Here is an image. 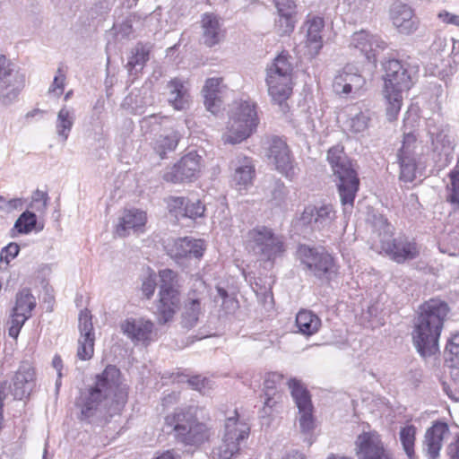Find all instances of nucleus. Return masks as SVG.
Instances as JSON below:
<instances>
[{
	"label": "nucleus",
	"mask_w": 459,
	"mask_h": 459,
	"mask_svg": "<svg viewBox=\"0 0 459 459\" xmlns=\"http://www.w3.org/2000/svg\"><path fill=\"white\" fill-rule=\"evenodd\" d=\"M127 399L125 385L120 384V371L115 366H108L96 376L92 386L81 393L76 402L80 410L79 419L88 423H100L106 420L109 409L116 410L124 405Z\"/></svg>",
	"instance_id": "f257e3e1"
},
{
	"label": "nucleus",
	"mask_w": 459,
	"mask_h": 459,
	"mask_svg": "<svg viewBox=\"0 0 459 459\" xmlns=\"http://www.w3.org/2000/svg\"><path fill=\"white\" fill-rule=\"evenodd\" d=\"M449 310L447 303L438 299H431L420 306L412 340L422 357L431 356L438 351L439 337Z\"/></svg>",
	"instance_id": "f03ea898"
},
{
	"label": "nucleus",
	"mask_w": 459,
	"mask_h": 459,
	"mask_svg": "<svg viewBox=\"0 0 459 459\" xmlns=\"http://www.w3.org/2000/svg\"><path fill=\"white\" fill-rule=\"evenodd\" d=\"M385 71L384 97L386 100L388 120L396 118L403 101V91H408L414 83L417 68L397 59H389L383 64Z\"/></svg>",
	"instance_id": "7ed1b4c3"
},
{
	"label": "nucleus",
	"mask_w": 459,
	"mask_h": 459,
	"mask_svg": "<svg viewBox=\"0 0 459 459\" xmlns=\"http://www.w3.org/2000/svg\"><path fill=\"white\" fill-rule=\"evenodd\" d=\"M167 432L185 446H200L210 437L207 426L199 421L195 408H177L165 417Z\"/></svg>",
	"instance_id": "20e7f679"
},
{
	"label": "nucleus",
	"mask_w": 459,
	"mask_h": 459,
	"mask_svg": "<svg viewBox=\"0 0 459 459\" xmlns=\"http://www.w3.org/2000/svg\"><path fill=\"white\" fill-rule=\"evenodd\" d=\"M327 160L337 182L338 192L344 211L352 208L359 187V178L352 161L342 145H335L327 152Z\"/></svg>",
	"instance_id": "39448f33"
},
{
	"label": "nucleus",
	"mask_w": 459,
	"mask_h": 459,
	"mask_svg": "<svg viewBox=\"0 0 459 459\" xmlns=\"http://www.w3.org/2000/svg\"><path fill=\"white\" fill-rule=\"evenodd\" d=\"M382 252L397 264L413 260L420 255L417 243L405 235L394 237V227L382 215L376 216L373 224Z\"/></svg>",
	"instance_id": "423d86ee"
},
{
	"label": "nucleus",
	"mask_w": 459,
	"mask_h": 459,
	"mask_svg": "<svg viewBox=\"0 0 459 459\" xmlns=\"http://www.w3.org/2000/svg\"><path fill=\"white\" fill-rule=\"evenodd\" d=\"M259 119L256 105L250 100L233 103L225 132L222 134L224 143L236 144L249 137L256 129Z\"/></svg>",
	"instance_id": "0eeeda50"
},
{
	"label": "nucleus",
	"mask_w": 459,
	"mask_h": 459,
	"mask_svg": "<svg viewBox=\"0 0 459 459\" xmlns=\"http://www.w3.org/2000/svg\"><path fill=\"white\" fill-rule=\"evenodd\" d=\"M160 290L156 314L160 324L171 321L180 304V284L178 273L170 269L159 272Z\"/></svg>",
	"instance_id": "6e6552de"
},
{
	"label": "nucleus",
	"mask_w": 459,
	"mask_h": 459,
	"mask_svg": "<svg viewBox=\"0 0 459 459\" xmlns=\"http://www.w3.org/2000/svg\"><path fill=\"white\" fill-rule=\"evenodd\" d=\"M249 426L238 418V412L225 420L224 434L221 443L212 451V459H233L238 455L242 444L247 439Z\"/></svg>",
	"instance_id": "1a4fd4ad"
},
{
	"label": "nucleus",
	"mask_w": 459,
	"mask_h": 459,
	"mask_svg": "<svg viewBox=\"0 0 459 459\" xmlns=\"http://www.w3.org/2000/svg\"><path fill=\"white\" fill-rule=\"evenodd\" d=\"M290 56L281 53L267 67L266 82L273 100L281 106L290 96L292 65Z\"/></svg>",
	"instance_id": "9d476101"
},
{
	"label": "nucleus",
	"mask_w": 459,
	"mask_h": 459,
	"mask_svg": "<svg viewBox=\"0 0 459 459\" xmlns=\"http://www.w3.org/2000/svg\"><path fill=\"white\" fill-rule=\"evenodd\" d=\"M297 255L307 273L321 281H330L337 275L334 258L324 248L299 245Z\"/></svg>",
	"instance_id": "9b49d317"
},
{
	"label": "nucleus",
	"mask_w": 459,
	"mask_h": 459,
	"mask_svg": "<svg viewBox=\"0 0 459 459\" xmlns=\"http://www.w3.org/2000/svg\"><path fill=\"white\" fill-rule=\"evenodd\" d=\"M247 248L264 261H274L286 251L283 237L264 226L248 232Z\"/></svg>",
	"instance_id": "f8f14e48"
},
{
	"label": "nucleus",
	"mask_w": 459,
	"mask_h": 459,
	"mask_svg": "<svg viewBox=\"0 0 459 459\" xmlns=\"http://www.w3.org/2000/svg\"><path fill=\"white\" fill-rule=\"evenodd\" d=\"M426 126L431 140L432 151L437 155L436 160L437 166L439 169H443L452 161L455 147L454 141L448 134V126L438 116L437 117L428 118Z\"/></svg>",
	"instance_id": "ddd939ff"
},
{
	"label": "nucleus",
	"mask_w": 459,
	"mask_h": 459,
	"mask_svg": "<svg viewBox=\"0 0 459 459\" xmlns=\"http://www.w3.org/2000/svg\"><path fill=\"white\" fill-rule=\"evenodd\" d=\"M207 295L208 287L204 281L198 276L194 277L181 313V325L184 328L191 329L198 324L204 314Z\"/></svg>",
	"instance_id": "4468645a"
},
{
	"label": "nucleus",
	"mask_w": 459,
	"mask_h": 459,
	"mask_svg": "<svg viewBox=\"0 0 459 459\" xmlns=\"http://www.w3.org/2000/svg\"><path fill=\"white\" fill-rule=\"evenodd\" d=\"M24 86V74L15 70L4 56H0V101L4 105H11Z\"/></svg>",
	"instance_id": "2eb2a0df"
},
{
	"label": "nucleus",
	"mask_w": 459,
	"mask_h": 459,
	"mask_svg": "<svg viewBox=\"0 0 459 459\" xmlns=\"http://www.w3.org/2000/svg\"><path fill=\"white\" fill-rule=\"evenodd\" d=\"M288 385L299 410V425L300 431L303 434L310 433L315 428V419L309 392L302 383L296 378H290L288 381Z\"/></svg>",
	"instance_id": "dca6fc26"
},
{
	"label": "nucleus",
	"mask_w": 459,
	"mask_h": 459,
	"mask_svg": "<svg viewBox=\"0 0 459 459\" xmlns=\"http://www.w3.org/2000/svg\"><path fill=\"white\" fill-rule=\"evenodd\" d=\"M201 160L202 157L195 152H188L174 166L168 169L163 175V179L174 184L196 179L201 170Z\"/></svg>",
	"instance_id": "f3484780"
},
{
	"label": "nucleus",
	"mask_w": 459,
	"mask_h": 459,
	"mask_svg": "<svg viewBox=\"0 0 459 459\" xmlns=\"http://www.w3.org/2000/svg\"><path fill=\"white\" fill-rule=\"evenodd\" d=\"M121 331L134 344L149 345L156 340L157 330L154 323L144 317L126 318L121 323Z\"/></svg>",
	"instance_id": "a211bd4d"
},
{
	"label": "nucleus",
	"mask_w": 459,
	"mask_h": 459,
	"mask_svg": "<svg viewBox=\"0 0 459 459\" xmlns=\"http://www.w3.org/2000/svg\"><path fill=\"white\" fill-rule=\"evenodd\" d=\"M355 451L358 459H394L376 431H364L357 437Z\"/></svg>",
	"instance_id": "6ab92c4d"
},
{
	"label": "nucleus",
	"mask_w": 459,
	"mask_h": 459,
	"mask_svg": "<svg viewBox=\"0 0 459 459\" xmlns=\"http://www.w3.org/2000/svg\"><path fill=\"white\" fill-rule=\"evenodd\" d=\"M268 159L282 176L292 179L296 175L293 159L287 143L280 137L273 136L268 146Z\"/></svg>",
	"instance_id": "aec40b11"
},
{
	"label": "nucleus",
	"mask_w": 459,
	"mask_h": 459,
	"mask_svg": "<svg viewBox=\"0 0 459 459\" xmlns=\"http://www.w3.org/2000/svg\"><path fill=\"white\" fill-rule=\"evenodd\" d=\"M416 136L411 133L404 134L402 147L397 157L400 164V179L405 183H411L416 178Z\"/></svg>",
	"instance_id": "412c9836"
},
{
	"label": "nucleus",
	"mask_w": 459,
	"mask_h": 459,
	"mask_svg": "<svg viewBox=\"0 0 459 459\" xmlns=\"http://www.w3.org/2000/svg\"><path fill=\"white\" fill-rule=\"evenodd\" d=\"M450 434L446 422L435 421L427 429L421 444V451L427 459H438L444 439Z\"/></svg>",
	"instance_id": "4be33fe9"
},
{
	"label": "nucleus",
	"mask_w": 459,
	"mask_h": 459,
	"mask_svg": "<svg viewBox=\"0 0 459 459\" xmlns=\"http://www.w3.org/2000/svg\"><path fill=\"white\" fill-rule=\"evenodd\" d=\"M335 219V212L331 204L320 207L307 206L300 215L299 222L310 227L311 230H322L328 228Z\"/></svg>",
	"instance_id": "5701e85b"
},
{
	"label": "nucleus",
	"mask_w": 459,
	"mask_h": 459,
	"mask_svg": "<svg viewBox=\"0 0 459 459\" xmlns=\"http://www.w3.org/2000/svg\"><path fill=\"white\" fill-rule=\"evenodd\" d=\"M365 82V79L355 67L346 65L335 75L333 82V90L337 95L347 97L361 90Z\"/></svg>",
	"instance_id": "b1692460"
},
{
	"label": "nucleus",
	"mask_w": 459,
	"mask_h": 459,
	"mask_svg": "<svg viewBox=\"0 0 459 459\" xmlns=\"http://www.w3.org/2000/svg\"><path fill=\"white\" fill-rule=\"evenodd\" d=\"M78 327L81 336L78 340L77 357L82 360H87L93 355L95 340L90 311L82 310L80 312Z\"/></svg>",
	"instance_id": "393cba45"
},
{
	"label": "nucleus",
	"mask_w": 459,
	"mask_h": 459,
	"mask_svg": "<svg viewBox=\"0 0 459 459\" xmlns=\"http://www.w3.org/2000/svg\"><path fill=\"white\" fill-rule=\"evenodd\" d=\"M350 46L359 49L368 61L375 62L376 56L386 48V43L377 35L362 30L353 33Z\"/></svg>",
	"instance_id": "a878e982"
},
{
	"label": "nucleus",
	"mask_w": 459,
	"mask_h": 459,
	"mask_svg": "<svg viewBox=\"0 0 459 459\" xmlns=\"http://www.w3.org/2000/svg\"><path fill=\"white\" fill-rule=\"evenodd\" d=\"M205 250V245L202 239H195L190 237L179 238L168 247V255L176 261L183 258H201Z\"/></svg>",
	"instance_id": "bb28decb"
},
{
	"label": "nucleus",
	"mask_w": 459,
	"mask_h": 459,
	"mask_svg": "<svg viewBox=\"0 0 459 459\" xmlns=\"http://www.w3.org/2000/svg\"><path fill=\"white\" fill-rule=\"evenodd\" d=\"M390 18L394 26L402 34L410 35L418 30L419 20L408 4L394 3L390 9Z\"/></svg>",
	"instance_id": "cd10ccee"
},
{
	"label": "nucleus",
	"mask_w": 459,
	"mask_h": 459,
	"mask_svg": "<svg viewBox=\"0 0 459 459\" xmlns=\"http://www.w3.org/2000/svg\"><path fill=\"white\" fill-rule=\"evenodd\" d=\"M325 27L323 18L318 16H313L308 18L304 25L303 29L306 30V40L305 55L309 57H315L318 55L319 51L323 48L322 30Z\"/></svg>",
	"instance_id": "c85d7f7f"
},
{
	"label": "nucleus",
	"mask_w": 459,
	"mask_h": 459,
	"mask_svg": "<svg viewBox=\"0 0 459 459\" xmlns=\"http://www.w3.org/2000/svg\"><path fill=\"white\" fill-rule=\"evenodd\" d=\"M234 169L233 182L236 187L241 191L252 185L255 177V166L251 158L237 156L231 161Z\"/></svg>",
	"instance_id": "c756f323"
},
{
	"label": "nucleus",
	"mask_w": 459,
	"mask_h": 459,
	"mask_svg": "<svg viewBox=\"0 0 459 459\" xmlns=\"http://www.w3.org/2000/svg\"><path fill=\"white\" fill-rule=\"evenodd\" d=\"M202 40L212 48L219 44L224 38V30L219 17L213 13H204L201 20Z\"/></svg>",
	"instance_id": "7c9ffc66"
},
{
	"label": "nucleus",
	"mask_w": 459,
	"mask_h": 459,
	"mask_svg": "<svg viewBox=\"0 0 459 459\" xmlns=\"http://www.w3.org/2000/svg\"><path fill=\"white\" fill-rule=\"evenodd\" d=\"M35 372L29 363H22L13 377V392L15 399L29 395L34 386Z\"/></svg>",
	"instance_id": "2f4dec72"
},
{
	"label": "nucleus",
	"mask_w": 459,
	"mask_h": 459,
	"mask_svg": "<svg viewBox=\"0 0 459 459\" xmlns=\"http://www.w3.org/2000/svg\"><path fill=\"white\" fill-rule=\"evenodd\" d=\"M146 213L138 209L126 210L119 218L116 227V233L119 237H126L131 231H139L146 223Z\"/></svg>",
	"instance_id": "473e14b6"
},
{
	"label": "nucleus",
	"mask_w": 459,
	"mask_h": 459,
	"mask_svg": "<svg viewBox=\"0 0 459 459\" xmlns=\"http://www.w3.org/2000/svg\"><path fill=\"white\" fill-rule=\"evenodd\" d=\"M164 94L168 102L177 110H183L188 105L189 93L182 79L176 77L168 82Z\"/></svg>",
	"instance_id": "72a5a7b5"
},
{
	"label": "nucleus",
	"mask_w": 459,
	"mask_h": 459,
	"mask_svg": "<svg viewBox=\"0 0 459 459\" xmlns=\"http://www.w3.org/2000/svg\"><path fill=\"white\" fill-rule=\"evenodd\" d=\"M169 205L171 208L178 210V214L194 220L204 216L205 211L204 205L199 199L173 197Z\"/></svg>",
	"instance_id": "f704fd0d"
},
{
	"label": "nucleus",
	"mask_w": 459,
	"mask_h": 459,
	"mask_svg": "<svg viewBox=\"0 0 459 459\" xmlns=\"http://www.w3.org/2000/svg\"><path fill=\"white\" fill-rule=\"evenodd\" d=\"M345 120L343 121V127L345 130L359 134L364 132L369 122V116L368 112L359 110L355 106H351L344 111Z\"/></svg>",
	"instance_id": "c9c22d12"
},
{
	"label": "nucleus",
	"mask_w": 459,
	"mask_h": 459,
	"mask_svg": "<svg viewBox=\"0 0 459 459\" xmlns=\"http://www.w3.org/2000/svg\"><path fill=\"white\" fill-rule=\"evenodd\" d=\"M36 298L28 288L20 290L15 297V305L12 314L28 320L36 307Z\"/></svg>",
	"instance_id": "e433bc0d"
},
{
	"label": "nucleus",
	"mask_w": 459,
	"mask_h": 459,
	"mask_svg": "<svg viewBox=\"0 0 459 459\" xmlns=\"http://www.w3.org/2000/svg\"><path fill=\"white\" fill-rule=\"evenodd\" d=\"M296 325L304 335H313L321 326V319L309 310H300L296 316Z\"/></svg>",
	"instance_id": "4c0bfd02"
},
{
	"label": "nucleus",
	"mask_w": 459,
	"mask_h": 459,
	"mask_svg": "<svg viewBox=\"0 0 459 459\" xmlns=\"http://www.w3.org/2000/svg\"><path fill=\"white\" fill-rule=\"evenodd\" d=\"M221 82L222 79L219 77L209 78L206 80L203 90L204 92V105L212 114L219 110L220 99L218 93L220 92Z\"/></svg>",
	"instance_id": "58836bf2"
},
{
	"label": "nucleus",
	"mask_w": 459,
	"mask_h": 459,
	"mask_svg": "<svg viewBox=\"0 0 459 459\" xmlns=\"http://www.w3.org/2000/svg\"><path fill=\"white\" fill-rule=\"evenodd\" d=\"M75 121V114L73 108L63 107L57 113L56 130L63 142L68 139L69 134Z\"/></svg>",
	"instance_id": "ea45409f"
},
{
	"label": "nucleus",
	"mask_w": 459,
	"mask_h": 459,
	"mask_svg": "<svg viewBox=\"0 0 459 459\" xmlns=\"http://www.w3.org/2000/svg\"><path fill=\"white\" fill-rule=\"evenodd\" d=\"M449 183L446 186V201L453 211L459 209V170H452L448 174Z\"/></svg>",
	"instance_id": "a19ab883"
},
{
	"label": "nucleus",
	"mask_w": 459,
	"mask_h": 459,
	"mask_svg": "<svg viewBox=\"0 0 459 459\" xmlns=\"http://www.w3.org/2000/svg\"><path fill=\"white\" fill-rule=\"evenodd\" d=\"M179 141V134L177 132H170L163 135L160 134L155 141L154 150L161 159L165 158L167 152L175 150Z\"/></svg>",
	"instance_id": "79ce46f5"
},
{
	"label": "nucleus",
	"mask_w": 459,
	"mask_h": 459,
	"mask_svg": "<svg viewBox=\"0 0 459 459\" xmlns=\"http://www.w3.org/2000/svg\"><path fill=\"white\" fill-rule=\"evenodd\" d=\"M150 49L143 44H137L132 50V56L127 63V67L130 73L133 70L136 72L142 70L145 63L149 60Z\"/></svg>",
	"instance_id": "37998d69"
},
{
	"label": "nucleus",
	"mask_w": 459,
	"mask_h": 459,
	"mask_svg": "<svg viewBox=\"0 0 459 459\" xmlns=\"http://www.w3.org/2000/svg\"><path fill=\"white\" fill-rule=\"evenodd\" d=\"M416 428L413 425L405 426L400 430V440L409 459H416L414 451Z\"/></svg>",
	"instance_id": "c03bdc74"
},
{
	"label": "nucleus",
	"mask_w": 459,
	"mask_h": 459,
	"mask_svg": "<svg viewBox=\"0 0 459 459\" xmlns=\"http://www.w3.org/2000/svg\"><path fill=\"white\" fill-rule=\"evenodd\" d=\"M37 217L36 214L30 211L23 212L14 223V230L19 233H30L36 226Z\"/></svg>",
	"instance_id": "a18cd8bd"
},
{
	"label": "nucleus",
	"mask_w": 459,
	"mask_h": 459,
	"mask_svg": "<svg viewBox=\"0 0 459 459\" xmlns=\"http://www.w3.org/2000/svg\"><path fill=\"white\" fill-rule=\"evenodd\" d=\"M279 14V18L275 23L278 33L281 36L290 34L294 29V21L291 13H282Z\"/></svg>",
	"instance_id": "49530a36"
},
{
	"label": "nucleus",
	"mask_w": 459,
	"mask_h": 459,
	"mask_svg": "<svg viewBox=\"0 0 459 459\" xmlns=\"http://www.w3.org/2000/svg\"><path fill=\"white\" fill-rule=\"evenodd\" d=\"M283 380V375L278 372L268 373L264 381V393H281L278 385Z\"/></svg>",
	"instance_id": "de8ad7c7"
},
{
	"label": "nucleus",
	"mask_w": 459,
	"mask_h": 459,
	"mask_svg": "<svg viewBox=\"0 0 459 459\" xmlns=\"http://www.w3.org/2000/svg\"><path fill=\"white\" fill-rule=\"evenodd\" d=\"M288 195V189L285 185L278 180L274 183L273 187L271 192V201L274 205H281L286 200Z\"/></svg>",
	"instance_id": "09e8293b"
},
{
	"label": "nucleus",
	"mask_w": 459,
	"mask_h": 459,
	"mask_svg": "<svg viewBox=\"0 0 459 459\" xmlns=\"http://www.w3.org/2000/svg\"><path fill=\"white\" fill-rule=\"evenodd\" d=\"M48 199V196L47 193L40 190H36L32 195L30 207L37 212H43L47 208Z\"/></svg>",
	"instance_id": "8fccbe9b"
},
{
	"label": "nucleus",
	"mask_w": 459,
	"mask_h": 459,
	"mask_svg": "<svg viewBox=\"0 0 459 459\" xmlns=\"http://www.w3.org/2000/svg\"><path fill=\"white\" fill-rule=\"evenodd\" d=\"M344 3L348 5L349 11L354 13L361 14L371 9V0H344Z\"/></svg>",
	"instance_id": "3c124183"
},
{
	"label": "nucleus",
	"mask_w": 459,
	"mask_h": 459,
	"mask_svg": "<svg viewBox=\"0 0 459 459\" xmlns=\"http://www.w3.org/2000/svg\"><path fill=\"white\" fill-rule=\"evenodd\" d=\"M20 251V247L17 243L12 242L8 244L6 247L2 248L0 253V260L4 261L6 264L15 258Z\"/></svg>",
	"instance_id": "603ef678"
},
{
	"label": "nucleus",
	"mask_w": 459,
	"mask_h": 459,
	"mask_svg": "<svg viewBox=\"0 0 459 459\" xmlns=\"http://www.w3.org/2000/svg\"><path fill=\"white\" fill-rule=\"evenodd\" d=\"M187 383L193 389L197 390L204 394L207 393L206 389L211 388L210 380L205 377L201 378L200 376H195L188 378Z\"/></svg>",
	"instance_id": "864d4df0"
},
{
	"label": "nucleus",
	"mask_w": 459,
	"mask_h": 459,
	"mask_svg": "<svg viewBox=\"0 0 459 459\" xmlns=\"http://www.w3.org/2000/svg\"><path fill=\"white\" fill-rule=\"evenodd\" d=\"M27 320L24 319L23 317H20V316H14V315H11V320L8 322V324L10 325L9 326V329H8V334L16 339L19 335V333L22 327V325H24V323L26 322Z\"/></svg>",
	"instance_id": "5fc2aeb1"
},
{
	"label": "nucleus",
	"mask_w": 459,
	"mask_h": 459,
	"mask_svg": "<svg viewBox=\"0 0 459 459\" xmlns=\"http://www.w3.org/2000/svg\"><path fill=\"white\" fill-rule=\"evenodd\" d=\"M157 286L156 278L154 275L150 274L146 277L142 283V292L149 299L154 294Z\"/></svg>",
	"instance_id": "6e6d98bb"
},
{
	"label": "nucleus",
	"mask_w": 459,
	"mask_h": 459,
	"mask_svg": "<svg viewBox=\"0 0 459 459\" xmlns=\"http://www.w3.org/2000/svg\"><path fill=\"white\" fill-rule=\"evenodd\" d=\"M264 406H270V408L278 411L282 394L281 393H264Z\"/></svg>",
	"instance_id": "4d7b16f0"
},
{
	"label": "nucleus",
	"mask_w": 459,
	"mask_h": 459,
	"mask_svg": "<svg viewBox=\"0 0 459 459\" xmlns=\"http://www.w3.org/2000/svg\"><path fill=\"white\" fill-rule=\"evenodd\" d=\"M136 16L133 15L126 18L118 27V34H121L122 37H129L134 30H133V22L135 20Z\"/></svg>",
	"instance_id": "13d9d810"
},
{
	"label": "nucleus",
	"mask_w": 459,
	"mask_h": 459,
	"mask_svg": "<svg viewBox=\"0 0 459 459\" xmlns=\"http://www.w3.org/2000/svg\"><path fill=\"white\" fill-rule=\"evenodd\" d=\"M279 13H292L296 4L295 0H273Z\"/></svg>",
	"instance_id": "bf43d9fd"
},
{
	"label": "nucleus",
	"mask_w": 459,
	"mask_h": 459,
	"mask_svg": "<svg viewBox=\"0 0 459 459\" xmlns=\"http://www.w3.org/2000/svg\"><path fill=\"white\" fill-rule=\"evenodd\" d=\"M65 76L62 72L61 68L57 69V74L55 76L53 83L49 88V91H56L59 90L58 94H61L64 91Z\"/></svg>",
	"instance_id": "052dcab7"
},
{
	"label": "nucleus",
	"mask_w": 459,
	"mask_h": 459,
	"mask_svg": "<svg viewBox=\"0 0 459 459\" xmlns=\"http://www.w3.org/2000/svg\"><path fill=\"white\" fill-rule=\"evenodd\" d=\"M446 351L452 356L459 355V335H454L446 343Z\"/></svg>",
	"instance_id": "680f3d73"
},
{
	"label": "nucleus",
	"mask_w": 459,
	"mask_h": 459,
	"mask_svg": "<svg viewBox=\"0 0 459 459\" xmlns=\"http://www.w3.org/2000/svg\"><path fill=\"white\" fill-rule=\"evenodd\" d=\"M437 16L440 20H442L443 22L446 24L459 26V15L450 13L447 11H442L438 13Z\"/></svg>",
	"instance_id": "e2e57ef3"
},
{
	"label": "nucleus",
	"mask_w": 459,
	"mask_h": 459,
	"mask_svg": "<svg viewBox=\"0 0 459 459\" xmlns=\"http://www.w3.org/2000/svg\"><path fill=\"white\" fill-rule=\"evenodd\" d=\"M163 117H160L155 114H152L149 116L144 117L141 121V127L144 128L151 125H160L161 120L163 119Z\"/></svg>",
	"instance_id": "0e129e2a"
},
{
	"label": "nucleus",
	"mask_w": 459,
	"mask_h": 459,
	"mask_svg": "<svg viewBox=\"0 0 459 459\" xmlns=\"http://www.w3.org/2000/svg\"><path fill=\"white\" fill-rule=\"evenodd\" d=\"M447 455L449 459H459V434L455 440L448 445Z\"/></svg>",
	"instance_id": "69168bd1"
},
{
	"label": "nucleus",
	"mask_w": 459,
	"mask_h": 459,
	"mask_svg": "<svg viewBox=\"0 0 459 459\" xmlns=\"http://www.w3.org/2000/svg\"><path fill=\"white\" fill-rule=\"evenodd\" d=\"M52 365L53 367L56 369V372H57V380L56 382V388L58 389L60 385H61V381H60V378L62 377V359L60 358V356L58 355H56L54 358H53V360H52Z\"/></svg>",
	"instance_id": "338daca9"
},
{
	"label": "nucleus",
	"mask_w": 459,
	"mask_h": 459,
	"mask_svg": "<svg viewBox=\"0 0 459 459\" xmlns=\"http://www.w3.org/2000/svg\"><path fill=\"white\" fill-rule=\"evenodd\" d=\"M156 459H181V455L175 450H167Z\"/></svg>",
	"instance_id": "774afa93"
}]
</instances>
